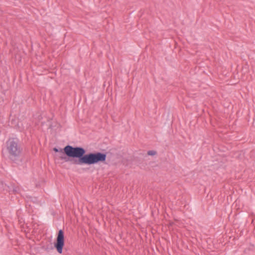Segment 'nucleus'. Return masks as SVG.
Masks as SVG:
<instances>
[{
    "instance_id": "f257e3e1",
    "label": "nucleus",
    "mask_w": 255,
    "mask_h": 255,
    "mask_svg": "<svg viewBox=\"0 0 255 255\" xmlns=\"http://www.w3.org/2000/svg\"><path fill=\"white\" fill-rule=\"evenodd\" d=\"M56 152H60L62 155L60 156L61 159L65 161H71L74 164L92 165L99 162H104L106 161L107 154L100 152H90L85 154V149L82 147H73L68 145L63 149H58L56 147L53 148Z\"/></svg>"
},
{
    "instance_id": "f03ea898",
    "label": "nucleus",
    "mask_w": 255,
    "mask_h": 255,
    "mask_svg": "<svg viewBox=\"0 0 255 255\" xmlns=\"http://www.w3.org/2000/svg\"><path fill=\"white\" fill-rule=\"evenodd\" d=\"M8 158L14 162L18 161L22 152V148L16 138H10L6 142Z\"/></svg>"
},
{
    "instance_id": "7ed1b4c3",
    "label": "nucleus",
    "mask_w": 255,
    "mask_h": 255,
    "mask_svg": "<svg viewBox=\"0 0 255 255\" xmlns=\"http://www.w3.org/2000/svg\"><path fill=\"white\" fill-rule=\"evenodd\" d=\"M64 246V232L62 230L58 232V234L56 238V243L54 244V247L57 250L58 253L61 254L63 247Z\"/></svg>"
},
{
    "instance_id": "20e7f679",
    "label": "nucleus",
    "mask_w": 255,
    "mask_h": 255,
    "mask_svg": "<svg viewBox=\"0 0 255 255\" xmlns=\"http://www.w3.org/2000/svg\"><path fill=\"white\" fill-rule=\"evenodd\" d=\"M8 192L14 194L20 193V189L18 186H16L14 184H11L10 186H7Z\"/></svg>"
},
{
    "instance_id": "39448f33",
    "label": "nucleus",
    "mask_w": 255,
    "mask_h": 255,
    "mask_svg": "<svg viewBox=\"0 0 255 255\" xmlns=\"http://www.w3.org/2000/svg\"><path fill=\"white\" fill-rule=\"evenodd\" d=\"M156 153V151H154V150H149V151L147 152V154H148V155H155Z\"/></svg>"
}]
</instances>
